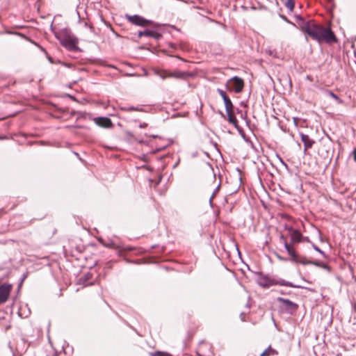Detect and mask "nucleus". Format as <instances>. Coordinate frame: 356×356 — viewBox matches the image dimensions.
<instances>
[{"instance_id":"f257e3e1","label":"nucleus","mask_w":356,"mask_h":356,"mask_svg":"<svg viewBox=\"0 0 356 356\" xmlns=\"http://www.w3.org/2000/svg\"><path fill=\"white\" fill-rule=\"evenodd\" d=\"M298 24L301 30L314 40L328 44L337 42V38L330 29L316 24L313 20L305 21L300 17Z\"/></svg>"},{"instance_id":"f03ea898","label":"nucleus","mask_w":356,"mask_h":356,"mask_svg":"<svg viewBox=\"0 0 356 356\" xmlns=\"http://www.w3.org/2000/svg\"><path fill=\"white\" fill-rule=\"evenodd\" d=\"M56 38L59 40L62 46L70 51H75L77 49V40L67 29H63L59 32L55 33Z\"/></svg>"},{"instance_id":"7ed1b4c3","label":"nucleus","mask_w":356,"mask_h":356,"mask_svg":"<svg viewBox=\"0 0 356 356\" xmlns=\"http://www.w3.org/2000/svg\"><path fill=\"white\" fill-rule=\"evenodd\" d=\"M244 87L243 80L238 76H234L229 79L226 83V88L229 90L234 91L236 93H239L243 90Z\"/></svg>"},{"instance_id":"20e7f679","label":"nucleus","mask_w":356,"mask_h":356,"mask_svg":"<svg viewBox=\"0 0 356 356\" xmlns=\"http://www.w3.org/2000/svg\"><path fill=\"white\" fill-rule=\"evenodd\" d=\"M155 73L162 79H165L166 78L183 79L185 75L184 72L179 70H175L170 72L166 70H156Z\"/></svg>"},{"instance_id":"39448f33","label":"nucleus","mask_w":356,"mask_h":356,"mask_svg":"<svg viewBox=\"0 0 356 356\" xmlns=\"http://www.w3.org/2000/svg\"><path fill=\"white\" fill-rule=\"evenodd\" d=\"M285 229L287 230L291 237V245L298 243L301 241L302 235L298 229H294L292 227L285 225Z\"/></svg>"},{"instance_id":"423d86ee","label":"nucleus","mask_w":356,"mask_h":356,"mask_svg":"<svg viewBox=\"0 0 356 356\" xmlns=\"http://www.w3.org/2000/svg\"><path fill=\"white\" fill-rule=\"evenodd\" d=\"M127 17L131 23L138 26H147V24L152 23V21L147 20L143 18V17L137 15L132 16L127 15Z\"/></svg>"},{"instance_id":"0eeeda50","label":"nucleus","mask_w":356,"mask_h":356,"mask_svg":"<svg viewBox=\"0 0 356 356\" xmlns=\"http://www.w3.org/2000/svg\"><path fill=\"white\" fill-rule=\"evenodd\" d=\"M11 289V284H3L0 286V303H4L7 301Z\"/></svg>"},{"instance_id":"6e6552de","label":"nucleus","mask_w":356,"mask_h":356,"mask_svg":"<svg viewBox=\"0 0 356 356\" xmlns=\"http://www.w3.org/2000/svg\"><path fill=\"white\" fill-rule=\"evenodd\" d=\"M217 92L221 96L224 101L226 111L233 110L234 105L231 99L227 96L225 92L220 88L217 89Z\"/></svg>"},{"instance_id":"1a4fd4ad","label":"nucleus","mask_w":356,"mask_h":356,"mask_svg":"<svg viewBox=\"0 0 356 356\" xmlns=\"http://www.w3.org/2000/svg\"><path fill=\"white\" fill-rule=\"evenodd\" d=\"M96 124L104 128H109L113 126L110 118L106 117H99L94 119Z\"/></svg>"},{"instance_id":"9d476101","label":"nucleus","mask_w":356,"mask_h":356,"mask_svg":"<svg viewBox=\"0 0 356 356\" xmlns=\"http://www.w3.org/2000/svg\"><path fill=\"white\" fill-rule=\"evenodd\" d=\"M277 300L279 302L282 303L289 310L293 311L296 310L298 307V305L296 303L291 302L288 299L277 298Z\"/></svg>"},{"instance_id":"9b49d317","label":"nucleus","mask_w":356,"mask_h":356,"mask_svg":"<svg viewBox=\"0 0 356 356\" xmlns=\"http://www.w3.org/2000/svg\"><path fill=\"white\" fill-rule=\"evenodd\" d=\"M280 241L284 244V246L286 250V252H288V254L291 256V257H295V250H293V248L291 247V243H289L287 241H286V238L284 236L283 234H281L280 235Z\"/></svg>"},{"instance_id":"f8f14e48","label":"nucleus","mask_w":356,"mask_h":356,"mask_svg":"<svg viewBox=\"0 0 356 356\" xmlns=\"http://www.w3.org/2000/svg\"><path fill=\"white\" fill-rule=\"evenodd\" d=\"M300 138L304 143V151L306 152L309 148H311L314 143V141L310 139L308 135L300 134Z\"/></svg>"},{"instance_id":"ddd939ff","label":"nucleus","mask_w":356,"mask_h":356,"mask_svg":"<svg viewBox=\"0 0 356 356\" xmlns=\"http://www.w3.org/2000/svg\"><path fill=\"white\" fill-rule=\"evenodd\" d=\"M291 261L296 262V263H300L304 265L305 264H310L311 261H307L305 257H300L295 252V257H291Z\"/></svg>"},{"instance_id":"4468645a","label":"nucleus","mask_w":356,"mask_h":356,"mask_svg":"<svg viewBox=\"0 0 356 356\" xmlns=\"http://www.w3.org/2000/svg\"><path fill=\"white\" fill-rule=\"evenodd\" d=\"M228 116V121L229 123L234 125L235 127H237V120L233 113V110H230L229 111H226Z\"/></svg>"},{"instance_id":"2eb2a0df","label":"nucleus","mask_w":356,"mask_h":356,"mask_svg":"<svg viewBox=\"0 0 356 356\" xmlns=\"http://www.w3.org/2000/svg\"><path fill=\"white\" fill-rule=\"evenodd\" d=\"M278 352L272 348L270 346H269L261 355L260 356H269V355H277Z\"/></svg>"},{"instance_id":"dca6fc26","label":"nucleus","mask_w":356,"mask_h":356,"mask_svg":"<svg viewBox=\"0 0 356 356\" xmlns=\"http://www.w3.org/2000/svg\"><path fill=\"white\" fill-rule=\"evenodd\" d=\"M143 33H145V36L152 37L156 39H159L161 36L160 33L150 30L144 31Z\"/></svg>"},{"instance_id":"f3484780","label":"nucleus","mask_w":356,"mask_h":356,"mask_svg":"<svg viewBox=\"0 0 356 356\" xmlns=\"http://www.w3.org/2000/svg\"><path fill=\"white\" fill-rule=\"evenodd\" d=\"M284 4L285 7L290 11H293L294 8V1L293 0H281Z\"/></svg>"},{"instance_id":"a211bd4d","label":"nucleus","mask_w":356,"mask_h":356,"mask_svg":"<svg viewBox=\"0 0 356 356\" xmlns=\"http://www.w3.org/2000/svg\"><path fill=\"white\" fill-rule=\"evenodd\" d=\"M259 284L264 288H267L271 285L270 280L267 278H261L259 281Z\"/></svg>"},{"instance_id":"6ab92c4d","label":"nucleus","mask_w":356,"mask_h":356,"mask_svg":"<svg viewBox=\"0 0 356 356\" xmlns=\"http://www.w3.org/2000/svg\"><path fill=\"white\" fill-rule=\"evenodd\" d=\"M219 188H220V185H218L216 187V188L215 189V191H213V193H212L211 196L209 198V204L211 207H213L212 201H213V199L215 197L216 193H218Z\"/></svg>"},{"instance_id":"aec40b11","label":"nucleus","mask_w":356,"mask_h":356,"mask_svg":"<svg viewBox=\"0 0 356 356\" xmlns=\"http://www.w3.org/2000/svg\"><path fill=\"white\" fill-rule=\"evenodd\" d=\"M310 264L315 265L316 266H320L325 269H328L329 267L326 264H321L319 261H311Z\"/></svg>"},{"instance_id":"412c9836","label":"nucleus","mask_w":356,"mask_h":356,"mask_svg":"<svg viewBox=\"0 0 356 356\" xmlns=\"http://www.w3.org/2000/svg\"><path fill=\"white\" fill-rule=\"evenodd\" d=\"M120 109L122 111H137L138 109L134 106L130 107H121Z\"/></svg>"},{"instance_id":"4be33fe9","label":"nucleus","mask_w":356,"mask_h":356,"mask_svg":"<svg viewBox=\"0 0 356 356\" xmlns=\"http://www.w3.org/2000/svg\"><path fill=\"white\" fill-rule=\"evenodd\" d=\"M153 356H172L171 355L162 352H156L152 354Z\"/></svg>"},{"instance_id":"5701e85b","label":"nucleus","mask_w":356,"mask_h":356,"mask_svg":"<svg viewBox=\"0 0 356 356\" xmlns=\"http://www.w3.org/2000/svg\"><path fill=\"white\" fill-rule=\"evenodd\" d=\"M313 247H314V249L316 251H317V252H320L323 256H324V257L325 256V252H324L323 251H322V250H321L319 248H318L316 245H313Z\"/></svg>"},{"instance_id":"b1692460","label":"nucleus","mask_w":356,"mask_h":356,"mask_svg":"<svg viewBox=\"0 0 356 356\" xmlns=\"http://www.w3.org/2000/svg\"><path fill=\"white\" fill-rule=\"evenodd\" d=\"M266 52L268 55H270V56H274V57H275V56H276L275 53L274 52V51H273V50H271V49H266Z\"/></svg>"},{"instance_id":"393cba45","label":"nucleus","mask_w":356,"mask_h":356,"mask_svg":"<svg viewBox=\"0 0 356 356\" xmlns=\"http://www.w3.org/2000/svg\"><path fill=\"white\" fill-rule=\"evenodd\" d=\"M329 94L334 99H339V97L334 92H332V91H330Z\"/></svg>"},{"instance_id":"a878e982","label":"nucleus","mask_w":356,"mask_h":356,"mask_svg":"<svg viewBox=\"0 0 356 356\" xmlns=\"http://www.w3.org/2000/svg\"><path fill=\"white\" fill-rule=\"evenodd\" d=\"M277 257L281 260V261H287V259L286 258H284V257H282L281 256H280L279 254H277Z\"/></svg>"},{"instance_id":"bb28decb","label":"nucleus","mask_w":356,"mask_h":356,"mask_svg":"<svg viewBox=\"0 0 356 356\" xmlns=\"http://www.w3.org/2000/svg\"><path fill=\"white\" fill-rule=\"evenodd\" d=\"M144 31H139L138 32V37L141 38L142 36H145V33H143Z\"/></svg>"},{"instance_id":"cd10ccee","label":"nucleus","mask_w":356,"mask_h":356,"mask_svg":"<svg viewBox=\"0 0 356 356\" xmlns=\"http://www.w3.org/2000/svg\"><path fill=\"white\" fill-rule=\"evenodd\" d=\"M281 284H282V285H286V286H294L292 284H291V283H288V282H286V283H285V282H283V283H282Z\"/></svg>"},{"instance_id":"c85d7f7f","label":"nucleus","mask_w":356,"mask_h":356,"mask_svg":"<svg viewBox=\"0 0 356 356\" xmlns=\"http://www.w3.org/2000/svg\"><path fill=\"white\" fill-rule=\"evenodd\" d=\"M147 124L146 123H142L139 125L140 128H145L147 127Z\"/></svg>"},{"instance_id":"c756f323","label":"nucleus","mask_w":356,"mask_h":356,"mask_svg":"<svg viewBox=\"0 0 356 356\" xmlns=\"http://www.w3.org/2000/svg\"><path fill=\"white\" fill-rule=\"evenodd\" d=\"M354 160L356 161V149L353 151Z\"/></svg>"}]
</instances>
